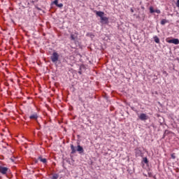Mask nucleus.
<instances>
[{
	"instance_id": "obj_20",
	"label": "nucleus",
	"mask_w": 179,
	"mask_h": 179,
	"mask_svg": "<svg viewBox=\"0 0 179 179\" xmlns=\"http://www.w3.org/2000/svg\"><path fill=\"white\" fill-rule=\"evenodd\" d=\"M171 156L172 159H176V153H172Z\"/></svg>"
},
{
	"instance_id": "obj_7",
	"label": "nucleus",
	"mask_w": 179,
	"mask_h": 179,
	"mask_svg": "<svg viewBox=\"0 0 179 179\" xmlns=\"http://www.w3.org/2000/svg\"><path fill=\"white\" fill-rule=\"evenodd\" d=\"M70 38L72 41H75V40H76V38H78V33L76 32L75 34H71Z\"/></svg>"
},
{
	"instance_id": "obj_21",
	"label": "nucleus",
	"mask_w": 179,
	"mask_h": 179,
	"mask_svg": "<svg viewBox=\"0 0 179 179\" xmlns=\"http://www.w3.org/2000/svg\"><path fill=\"white\" fill-rule=\"evenodd\" d=\"M155 13H158V14L161 13L160 10H155Z\"/></svg>"
},
{
	"instance_id": "obj_4",
	"label": "nucleus",
	"mask_w": 179,
	"mask_h": 179,
	"mask_svg": "<svg viewBox=\"0 0 179 179\" xmlns=\"http://www.w3.org/2000/svg\"><path fill=\"white\" fill-rule=\"evenodd\" d=\"M59 58V55H58V53L57 52H54L52 55V56L50 57V59L52 61V62L55 63L57 62V61H58Z\"/></svg>"
},
{
	"instance_id": "obj_12",
	"label": "nucleus",
	"mask_w": 179,
	"mask_h": 179,
	"mask_svg": "<svg viewBox=\"0 0 179 179\" xmlns=\"http://www.w3.org/2000/svg\"><path fill=\"white\" fill-rule=\"evenodd\" d=\"M136 156H142V150L136 149Z\"/></svg>"
},
{
	"instance_id": "obj_13",
	"label": "nucleus",
	"mask_w": 179,
	"mask_h": 179,
	"mask_svg": "<svg viewBox=\"0 0 179 179\" xmlns=\"http://www.w3.org/2000/svg\"><path fill=\"white\" fill-rule=\"evenodd\" d=\"M59 177V175L58 173H54L51 178V179H58Z\"/></svg>"
},
{
	"instance_id": "obj_25",
	"label": "nucleus",
	"mask_w": 179,
	"mask_h": 179,
	"mask_svg": "<svg viewBox=\"0 0 179 179\" xmlns=\"http://www.w3.org/2000/svg\"><path fill=\"white\" fill-rule=\"evenodd\" d=\"M35 163H38V160L36 159Z\"/></svg>"
},
{
	"instance_id": "obj_17",
	"label": "nucleus",
	"mask_w": 179,
	"mask_h": 179,
	"mask_svg": "<svg viewBox=\"0 0 179 179\" xmlns=\"http://www.w3.org/2000/svg\"><path fill=\"white\" fill-rule=\"evenodd\" d=\"M155 10L153 8V7H150V13H155Z\"/></svg>"
},
{
	"instance_id": "obj_2",
	"label": "nucleus",
	"mask_w": 179,
	"mask_h": 179,
	"mask_svg": "<svg viewBox=\"0 0 179 179\" xmlns=\"http://www.w3.org/2000/svg\"><path fill=\"white\" fill-rule=\"evenodd\" d=\"M96 16L101 18V23H103L104 24H107L108 23V17H104V12L103 11H95Z\"/></svg>"
},
{
	"instance_id": "obj_10",
	"label": "nucleus",
	"mask_w": 179,
	"mask_h": 179,
	"mask_svg": "<svg viewBox=\"0 0 179 179\" xmlns=\"http://www.w3.org/2000/svg\"><path fill=\"white\" fill-rule=\"evenodd\" d=\"M38 160H40V162H41L44 164H45V163H47V159H45V158H43L41 157H38Z\"/></svg>"
},
{
	"instance_id": "obj_15",
	"label": "nucleus",
	"mask_w": 179,
	"mask_h": 179,
	"mask_svg": "<svg viewBox=\"0 0 179 179\" xmlns=\"http://www.w3.org/2000/svg\"><path fill=\"white\" fill-rule=\"evenodd\" d=\"M82 68H85V66H80V69H79V71H78L79 75H82Z\"/></svg>"
},
{
	"instance_id": "obj_16",
	"label": "nucleus",
	"mask_w": 179,
	"mask_h": 179,
	"mask_svg": "<svg viewBox=\"0 0 179 179\" xmlns=\"http://www.w3.org/2000/svg\"><path fill=\"white\" fill-rule=\"evenodd\" d=\"M143 162L145 164H148V163H149V161L148 160L147 157H144L143 159Z\"/></svg>"
},
{
	"instance_id": "obj_19",
	"label": "nucleus",
	"mask_w": 179,
	"mask_h": 179,
	"mask_svg": "<svg viewBox=\"0 0 179 179\" xmlns=\"http://www.w3.org/2000/svg\"><path fill=\"white\" fill-rule=\"evenodd\" d=\"M57 8H63L64 4L62 3H57Z\"/></svg>"
},
{
	"instance_id": "obj_11",
	"label": "nucleus",
	"mask_w": 179,
	"mask_h": 179,
	"mask_svg": "<svg viewBox=\"0 0 179 179\" xmlns=\"http://www.w3.org/2000/svg\"><path fill=\"white\" fill-rule=\"evenodd\" d=\"M153 38H154V41H155L157 44L160 43V39L159 38V37H157V36H154Z\"/></svg>"
},
{
	"instance_id": "obj_6",
	"label": "nucleus",
	"mask_w": 179,
	"mask_h": 179,
	"mask_svg": "<svg viewBox=\"0 0 179 179\" xmlns=\"http://www.w3.org/2000/svg\"><path fill=\"white\" fill-rule=\"evenodd\" d=\"M139 118L141 120V121H146V120H148V115H146L145 113H141Z\"/></svg>"
},
{
	"instance_id": "obj_9",
	"label": "nucleus",
	"mask_w": 179,
	"mask_h": 179,
	"mask_svg": "<svg viewBox=\"0 0 179 179\" xmlns=\"http://www.w3.org/2000/svg\"><path fill=\"white\" fill-rule=\"evenodd\" d=\"M169 134H171V131L169 130H165L164 135L162 136V139H164L166 138V136H167V135H169Z\"/></svg>"
},
{
	"instance_id": "obj_23",
	"label": "nucleus",
	"mask_w": 179,
	"mask_h": 179,
	"mask_svg": "<svg viewBox=\"0 0 179 179\" xmlns=\"http://www.w3.org/2000/svg\"><path fill=\"white\" fill-rule=\"evenodd\" d=\"M149 177H152V173H148Z\"/></svg>"
},
{
	"instance_id": "obj_8",
	"label": "nucleus",
	"mask_w": 179,
	"mask_h": 179,
	"mask_svg": "<svg viewBox=\"0 0 179 179\" xmlns=\"http://www.w3.org/2000/svg\"><path fill=\"white\" fill-rule=\"evenodd\" d=\"M30 120H37L38 118V115L37 113H34L29 116Z\"/></svg>"
},
{
	"instance_id": "obj_24",
	"label": "nucleus",
	"mask_w": 179,
	"mask_h": 179,
	"mask_svg": "<svg viewBox=\"0 0 179 179\" xmlns=\"http://www.w3.org/2000/svg\"><path fill=\"white\" fill-rule=\"evenodd\" d=\"M131 12L132 13H134V9H131Z\"/></svg>"
},
{
	"instance_id": "obj_1",
	"label": "nucleus",
	"mask_w": 179,
	"mask_h": 179,
	"mask_svg": "<svg viewBox=\"0 0 179 179\" xmlns=\"http://www.w3.org/2000/svg\"><path fill=\"white\" fill-rule=\"evenodd\" d=\"M71 155H75L76 152H78L79 155H84L85 153V150L83 149V147H82L80 145H78L77 147H74L73 144H71Z\"/></svg>"
},
{
	"instance_id": "obj_22",
	"label": "nucleus",
	"mask_w": 179,
	"mask_h": 179,
	"mask_svg": "<svg viewBox=\"0 0 179 179\" xmlns=\"http://www.w3.org/2000/svg\"><path fill=\"white\" fill-rule=\"evenodd\" d=\"M176 6L179 8V0H177Z\"/></svg>"
},
{
	"instance_id": "obj_14",
	"label": "nucleus",
	"mask_w": 179,
	"mask_h": 179,
	"mask_svg": "<svg viewBox=\"0 0 179 179\" xmlns=\"http://www.w3.org/2000/svg\"><path fill=\"white\" fill-rule=\"evenodd\" d=\"M166 23H169V20H167L166 19H163L162 20H161V24H162V26H164V24H166Z\"/></svg>"
},
{
	"instance_id": "obj_3",
	"label": "nucleus",
	"mask_w": 179,
	"mask_h": 179,
	"mask_svg": "<svg viewBox=\"0 0 179 179\" xmlns=\"http://www.w3.org/2000/svg\"><path fill=\"white\" fill-rule=\"evenodd\" d=\"M0 173L1 174H3V176H5L8 174V173H10V169L8 167L2 166L0 165Z\"/></svg>"
},
{
	"instance_id": "obj_5",
	"label": "nucleus",
	"mask_w": 179,
	"mask_h": 179,
	"mask_svg": "<svg viewBox=\"0 0 179 179\" xmlns=\"http://www.w3.org/2000/svg\"><path fill=\"white\" fill-rule=\"evenodd\" d=\"M170 44H176V45H178L179 44V40L178 38H172L167 41Z\"/></svg>"
},
{
	"instance_id": "obj_18",
	"label": "nucleus",
	"mask_w": 179,
	"mask_h": 179,
	"mask_svg": "<svg viewBox=\"0 0 179 179\" xmlns=\"http://www.w3.org/2000/svg\"><path fill=\"white\" fill-rule=\"evenodd\" d=\"M52 5H55L57 6L58 5V0H55L52 1Z\"/></svg>"
}]
</instances>
